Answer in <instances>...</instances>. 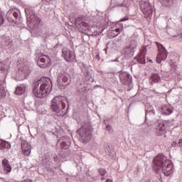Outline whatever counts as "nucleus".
I'll return each instance as SVG.
<instances>
[{
  "instance_id": "f704fd0d",
  "label": "nucleus",
  "mask_w": 182,
  "mask_h": 182,
  "mask_svg": "<svg viewBox=\"0 0 182 182\" xmlns=\"http://www.w3.org/2000/svg\"><path fill=\"white\" fill-rule=\"evenodd\" d=\"M131 43H136V41H131Z\"/></svg>"
},
{
  "instance_id": "c9c22d12",
  "label": "nucleus",
  "mask_w": 182,
  "mask_h": 182,
  "mask_svg": "<svg viewBox=\"0 0 182 182\" xmlns=\"http://www.w3.org/2000/svg\"><path fill=\"white\" fill-rule=\"evenodd\" d=\"M151 112V113L154 114V109H152Z\"/></svg>"
},
{
  "instance_id": "e433bc0d",
  "label": "nucleus",
  "mask_w": 182,
  "mask_h": 182,
  "mask_svg": "<svg viewBox=\"0 0 182 182\" xmlns=\"http://www.w3.org/2000/svg\"><path fill=\"white\" fill-rule=\"evenodd\" d=\"M101 180H105V178H104V177H103V178H101Z\"/></svg>"
},
{
  "instance_id": "412c9836",
  "label": "nucleus",
  "mask_w": 182,
  "mask_h": 182,
  "mask_svg": "<svg viewBox=\"0 0 182 182\" xmlns=\"http://www.w3.org/2000/svg\"><path fill=\"white\" fill-rule=\"evenodd\" d=\"M158 136H161V134L166 132V125L164 124H161L158 128Z\"/></svg>"
},
{
  "instance_id": "9b49d317",
  "label": "nucleus",
  "mask_w": 182,
  "mask_h": 182,
  "mask_svg": "<svg viewBox=\"0 0 182 182\" xmlns=\"http://www.w3.org/2000/svg\"><path fill=\"white\" fill-rule=\"evenodd\" d=\"M119 79L123 85L129 86L132 83V77L127 72H122L119 73Z\"/></svg>"
},
{
  "instance_id": "a878e982",
  "label": "nucleus",
  "mask_w": 182,
  "mask_h": 182,
  "mask_svg": "<svg viewBox=\"0 0 182 182\" xmlns=\"http://www.w3.org/2000/svg\"><path fill=\"white\" fill-rule=\"evenodd\" d=\"M99 173H100V176H103L106 174L107 171H106V169H105V168H100Z\"/></svg>"
},
{
  "instance_id": "7ed1b4c3",
  "label": "nucleus",
  "mask_w": 182,
  "mask_h": 182,
  "mask_svg": "<svg viewBox=\"0 0 182 182\" xmlns=\"http://www.w3.org/2000/svg\"><path fill=\"white\" fill-rule=\"evenodd\" d=\"M66 103L68 99L63 96H56L51 100L50 109L52 112H55L57 116L63 117L66 114Z\"/></svg>"
},
{
  "instance_id": "aec40b11",
  "label": "nucleus",
  "mask_w": 182,
  "mask_h": 182,
  "mask_svg": "<svg viewBox=\"0 0 182 182\" xmlns=\"http://www.w3.org/2000/svg\"><path fill=\"white\" fill-rule=\"evenodd\" d=\"M136 59L138 63H141V65H144L146 63V55H143L141 54H139Z\"/></svg>"
},
{
  "instance_id": "39448f33",
  "label": "nucleus",
  "mask_w": 182,
  "mask_h": 182,
  "mask_svg": "<svg viewBox=\"0 0 182 182\" xmlns=\"http://www.w3.org/2000/svg\"><path fill=\"white\" fill-rule=\"evenodd\" d=\"M140 8L144 15V18H149L153 15V7L149 2V0H141L140 1Z\"/></svg>"
},
{
  "instance_id": "4468645a",
  "label": "nucleus",
  "mask_w": 182,
  "mask_h": 182,
  "mask_svg": "<svg viewBox=\"0 0 182 182\" xmlns=\"http://www.w3.org/2000/svg\"><path fill=\"white\" fill-rule=\"evenodd\" d=\"M161 112L162 114L168 116L169 114H171V113H173V109L171 108V106L168 105H165L161 107Z\"/></svg>"
},
{
  "instance_id": "423d86ee",
  "label": "nucleus",
  "mask_w": 182,
  "mask_h": 182,
  "mask_svg": "<svg viewBox=\"0 0 182 182\" xmlns=\"http://www.w3.org/2000/svg\"><path fill=\"white\" fill-rule=\"evenodd\" d=\"M155 43L159 52L156 56V63H161V60H166L167 59V50L163 44L158 42H155Z\"/></svg>"
},
{
  "instance_id": "ddd939ff",
  "label": "nucleus",
  "mask_w": 182,
  "mask_h": 182,
  "mask_svg": "<svg viewBox=\"0 0 182 182\" xmlns=\"http://www.w3.org/2000/svg\"><path fill=\"white\" fill-rule=\"evenodd\" d=\"M21 149L24 156L31 154V145L26 141H21Z\"/></svg>"
},
{
  "instance_id": "473e14b6",
  "label": "nucleus",
  "mask_w": 182,
  "mask_h": 182,
  "mask_svg": "<svg viewBox=\"0 0 182 182\" xmlns=\"http://www.w3.org/2000/svg\"><path fill=\"white\" fill-rule=\"evenodd\" d=\"M36 20H37V21H38V23H41V18H39L36 17Z\"/></svg>"
},
{
  "instance_id": "b1692460",
  "label": "nucleus",
  "mask_w": 182,
  "mask_h": 182,
  "mask_svg": "<svg viewBox=\"0 0 182 182\" xmlns=\"http://www.w3.org/2000/svg\"><path fill=\"white\" fill-rule=\"evenodd\" d=\"M19 70L24 75H28V73H29V69H28V67H23V68H20Z\"/></svg>"
},
{
  "instance_id": "4be33fe9",
  "label": "nucleus",
  "mask_w": 182,
  "mask_h": 182,
  "mask_svg": "<svg viewBox=\"0 0 182 182\" xmlns=\"http://www.w3.org/2000/svg\"><path fill=\"white\" fill-rule=\"evenodd\" d=\"M161 4L164 6H170L173 4V0H161Z\"/></svg>"
},
{
  "instance_id": "2eb2a0df",
  "label": "nucleus",
  "mask_w": 182,
  "mask_h": 182,
  "mask_svg": "<svg viewBox=\"0 0 182 182\" xmlns=\"http://www.w3.org/2000/svg\"><path fill=\"white\" fill-rule=\"evenodd\" d=\"M122 31H123V26H121V28L109 30L108 31V36L110 38V39H113V38H116V36H117V35H119Z\"/></svg>"
},
{
  "instance_id": "6e6552de",
  "label": "nucleus",
  "mask_w": 182,
  "mask_h": 182,
  "mask_svg": "<svg viewBox=\"0 0 182 182\" xmlns=\"http://www.w3.org/2000/svg\"><path fill=\"white\" fill-rule=\"evenodd\" d=\"M37 63L40 68H43V69H45L46 68H49V66L52 65L50 58L47 55H41L38 58Z\"/></svg>"
},
{
  "instance_id": "393cba45",
  "label": "nucleus",
  "mask_w": 182,
  "mask_h": 182,
  "mask_svg": "<svg viewBox=\"0 0 182 182\" xmlns=\"http://www.w3.org/2000/svg\"><path fill=\"white\" fill-rule=\"evenodd\" d=\"M69 144H70V139H68V144H66V142L63 141L61 143V147L64 148V149H68V147H69Z\"/></svg>"
},
{
  "instance_id": "c85d7f7f",
  "label": "nucleus",
  "mask_w": 182,
  "mask_h": 182,
  "mask_svg": "<svg viewBox=\"0 0 182 182\" xmlns=\"http://www.w3.org/2000/svg\"><path fill=\"white\" fill-rule=\"evenodd\" d=\"M106 129H107V130H108L109 132H110V130H112V127H110V126H107V127H106Z\"/></svg>"
},
{
  "instance_id": "9d476101",
  "label": "nucleus",
  "mask_w": 182,
  "mask_h": 182,
  "mask_svg": "<svg viewBox=\"0 0 182 182\" xmlns=\"http://www.w3.org/2000/svg\"><path fill=\"white\" fill-rule=\"evenodd\" d=\"M57 82L60 89H65L66 86H69V77L66 74H60Z\"/></svg>"
},
{
  "instance_id": "bb28decb",
  "label": "nucleus",
  "mask_w": 182,
  "mask_h": 182,
  "mask_svg": "<svg viewBox=\"0 0 182 182\" xmlns=\"http://www.w3.org/2000/svg\"><path fill=\"white\" fill-rule=\"evenodd\" d=\"M125 21H129V18L127 17H124L123 18H121L119 20V22H124Z\"/></svg>"
},
{
  "instance_id": "c756f323",
  "label": "nucleus",
  "mask_w": 182,
  "mask_h": 182,
  "mask_svg": "<svg viewBox=\"0 0 182 182\" xmlns=\"http://www.w3.org/2000/svg\"><path fill=\"white\" fill-rule=\"evenodd\" d=\"M3 66H4V63L0 62V71L2 70Z\"/></svg>"
},
{
  "instance_id": "72a5a7b5",
  "label": "nucleus",
  "mask_w": 182,
  "mask_h": 182,
  "mask_svg": "<svg viewBox=\"0 0 182 182\" xmlns=\"http://www.w3.org/2000/svg\"><path fill=\"white\" fill-rule=\"evenodd\" d=\"M106 182H112L110 179H107Z\"/></svg>"
},
{
  "instance_id": "f3484780",
  "label": "nucleus",
  "mask_w": 182,
  "mask_h": 182,
  "mask_svg": "<svg viewBox=\"0 0 182 182\" xmlns=\"http://www.w3.org/2000/svg\"><path fill=\"white\" fill-rule=\"evenodd\" d=\"M161 80V77L159 74H152L149 77V83L153 85V83H159Z\"/></svg>"
},
{
  "instance_id": "0eeeda50",
  "label": "nucleus",
  "mask_w": 182,
  "mask_h": 182,
  "mask_svg": "<svg viewBox=\"0 0 182 182\" xmlns=\"http://www.w3.org/2000/svg\"><path fill=\"white\" fill-rule=\"evenodd\" d=\"M62 58L65 62L72 63L76 60V55L75 52L69 48H64L62 50Z\"/></svg>"
},
{
  "instance_id": "a211bd4d",
  "label": "nucleus",
  "mask_w": 182,
  "mask_h": 182,
  "mask_svg": "<svg viewBox=\"0 0 182 182\" xmlns=\"http://www.w3.org/2000/svg\"><path fill=\"white\" fill-rule=\"evenodd\" d=\"M9 149H11V144L0 139V150H9Z\"/></svg>"
},
{
  "instance_id": "cd10ccee",
  "label": "nucleus",
  "mask_w": 182,
  "mask_h": 182,
  "mask_svg": "<svg viewBox=\"0 0 182 182\" xmlns=\"http://www.w3.org/2000/svg\"><path fill=\"white\" fill-rule=\"evenodd\" d=\"M13 16L14 17V18H18V13H16V12H14L13 13Z\"/></svg>"
},
{
  "instance_id": "7c9ffc66",
  "label": "nucleus",
  "mask_w": 182,
  "mask_h": 182,
  "mask_svg": "<svg viewBox=\"0 0 182 182\" xmlns=\"http://www.w3.org/2000/svg\"><path fill=\"white\" fill-rule=\"evenodd\" d=\"M178 144L181 146H182V139H179Z\"/></svg>"
},
{
  "instance_id": "f257e3e1",
  "label": "nucleus",
  "mask_w": 182,
  "mask_h": 182,
  "mask_svg": "<svg viewBox=\"0 0 182 182\" xmlns=\"http://www.w3.org/2000/svg\"><path fill=\"white\" fill-rule=\"evenodd\" d=\"M153 169L156 171V173H158L159 170H161L162 173L166 177L171 176L174 171L171 161L166 159L163 155H158L154 158Z\"/></svg>"
},
{
  "instance_id": "dca6fc26",
  "label": "nucleus",
  "mask_w": 182,
  "mask_h": 182,
  "mask_svg": "<svg viewBox=\"0 0 182 182\" xmlns=\"http://www.w3.org/2000/svg\"><path fill=\"white\" fill-rule=\"evenodd\" d=\"M136 48V46H127L123 50V53L126 56H133V52L134 50V48Z\"/></svg>"
},
{
  "instance_id": "6ab92c4d",
  "label": "nucleus",
  "mask_w": 182,
  "mask_h": 182,
  "mask_svg": "<svg viewBox=\"0 0 182 182\" xmlns=\"http://www.w3.org/2000/svg\"><path fill=\"white\" fill-rule=\"evenodd\" d=\"M26 90V87L24 85H20L16 89L15 93L16 95H23V93H25Z\"/></svg>"
},
{
  "instance_id": "20e7f679",
  "label": "nucleus",
  "mask_w": 182,
  "mask_h": 182,
  "mask_svg": "<svg viewBox=\"0 0 182 182\" xmlns=\"http://www.w3.org/2000/svg\"><path fill=\"white\" fill-rule=\"evenodd\" d=\"M75 26L76 28H77L79 32H81V33H85L90 36H97V35H99V32L96 31L97 27L91 26L92 28H90V26L85 21L78 23L77 18L76 19Z\"/></svg>"
},
{
  "instance_id": "f8f14e48",
  "label": "nucleus",
  "mask_w": 182,
  "mask_h": 182,
  "mask_svg": "<svg viewBox=\"0 0 182 182\" xmlns=\"http://www.w3.org/2000/svg\"><path fill=\"white\" fill-rule=\"evenodd\" d=\"M1 166L4 174H9L12 171V166H11V164H9V161H8V159H3L1 161Z\"/></svg>"
},
{
  "instance_id": "5701e85b",
  "label": "nucleus",
  "mask_w": 182,
  "mask_h": 182,
  "mask_svg": "<svg viewBox=\"0 0 182 182\" xmlns=\"http://www.w3.org/2000/svg\"><path fill=\"white\" fill-rule=\"evenodd\" d=\"M146 53H147V47H146V46L141 47L140 52H139V55L146 56Z\"/></svg>"
},
{
  "instance_id": "1a4fd4ad",
  "label": "nucleus",
  "mask_w": 182,
  "mask_h": 182,
  "mask_svg": "<svg viewBox=\"0 0 182 182\" xmlns=\"http://www.w3.org/2000/svg\"><path fill=\"white\" fill-rule=\"evenodd\" d=\"M77 133L80 134V139L84 143H87L90 139H92V134L89 129L80 128L77 130Z\"/></svg>"
},
{
  "instance_id": "2f4dec72",
  "label": "nucleus",
  "mask_w": 182,
  "mask_h": 182,
  "mask_svg": "<svg viewBox=\"0 0 182 182\" xmlns=\"http://www.w3.org/2000/svg\"><path fill=\"white\" fill-rule=\"evenodd\" d=\"M9 22H14V19L7 18Z\"/></svg>"
},
{
  "instance_id": "f03ea898",
  "label": "nucleus",
  "mask_w": 182,
  "mask_h": 182,
  "mask_svg": "<svg viewBox=\"0 0 182 182\" xmlns=\"http://www.w3.org/2000/svg\"><path fill=\"white\" fill-rule=\"evenodd\" d=\"M52 90V82L50 80L48 81H36L34 82L33 93L36 97H46Z\"/></svg>"
}]
</instances>
